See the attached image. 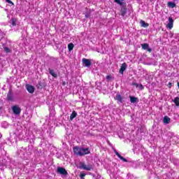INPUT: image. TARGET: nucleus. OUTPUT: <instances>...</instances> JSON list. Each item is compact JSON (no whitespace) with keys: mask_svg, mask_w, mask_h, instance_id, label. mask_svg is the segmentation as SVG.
I'll use <instances>...</instances> for the list:
<instances>
[{"mask_svg":"<svg viewBox=\"0 0 179 179\" xmlns=\"http://www.w3.org/2000/svg\"><path fill=\"white\" fill-rule=\"evenodd\" d=\"M73 151L76 156H85L90 154V148H83L78 145L73 147Z\"/></svg>","mask_w":179,"mask_h":179,"instance_id":"f257e3e1","label":"nucleus"},{"mask_svg":"<svg viewBox=\"0 0 179 179\" xmlns=\"http://www.w3.org/2000/svg\"><path fill=\"white\" fill-rule=\"evenodd\" d=\"M120 6V13L122 17H124L127 13V3L122 1H115Z\"/></svg>","mask_w":179,"mask_h":179,"instance_id":"f03ea898","label":"nucleus"},{"mask_svg":"<svg viewBox=\"0 0 179 179\" xmlns=\"http://www.w3.org/2000/svg\"><path fill=\"white\" fill-rule=\"evenodd\" d=\"M80 169H83L87 171H90L91 170L93 169V166L90 164L86 165L85 163H80V166H79Z\"/></svg>","mask_w":179,"mask_h":179,"instance_id":"7ed1b4c3","label":"nucleus"},{"mask_svg":"<svg viewBox=\"0 0 179 179\" xmlns=\"http://www.w3.org/2000/svg\"><path fill=\"white\" fill-rule=\"evenodd\" d=\"M11 109L14 115H20L22 109L18 106H13Z\"/></svg>","mask_w":179,"mask_h":179,"instance_id":"20e7f679","label":"nucleus"},{"mask_svg":"<svg viewBox=\"0 0 179 179\" xmlns=\"http://www.w3.org/2000/svg\"><path fill=\"white\" fill-rule=\"evenodd\" d=\"M57 173L62 175V176H67L68 172L66 170H65L64 168L59 167L57 168Z\"/></svg>","mask_w":179,"mask_h":179,"instance_id":"39448f33","label":"nucleus"},{"mask_svg":"<svg viewBox=\"0 0 179 179\" xmlns=\"http://www.w3.org/2000/svg\"><path fill=\"white\" fill-rule=\"evenodd\" d=\"M173 23H174V20H173V17H169V23H168V24H166V28H169L170 30H171L173 27Z\"/></svg>","mask_w":179,"mask_h":179,"instance_id":"423d86ee","label":"nucleus"},{"mask_svg":"<svg viewBox=\"0 0 179 179\" xmlns=\"http://www.w3.org/2000/svg\"><path fill=\"white\" fill-rule=\"evenodd\" d=\"M127 69V63H123L120 66V73H122V75H124V71H125Z\"/></svg>","mask_w":179,"mask_h":179,"instance_id":"0eeeda50","label":"nucleus"},{"mask_svg":"<svg viewBox=\"0 0 179 179\" xmlns=\"http://www.w3.org/2000/svg\"><path fill=\"white\" fill-rule=\"evenodd\" d=\"M114 152H115V155H116V156H117V157L120 159V160L123 161V162H127V159H125L124 157H122V155H120V153L117 152L115 149H114Z\"/></svg>","mask_w":179,"mask_h":179,"instance_id":"6e6552de","label":"nucleus"},{"mask_svg":"<svg viewBox=\"0 0 179 179\" xmlns=\"http://www.w3.org/2000/svg\"><path fill=\"white\" fill-rule=\"evenodd\" d=\"M83 65H85V66H87V67L90 66L92 64L91 61L85 58L83 59Z\"/></svg>","mask_w":179,"mask_h":179,"instance_id":"1a4fd4ad","label":"nucleus"},{"mask_svg":"<svg viewBox=\"0 0 179 179\" xmlns=\"http://www.w3.org/2000/svg\"><path fill=\"white\" fill-rule=\"evenodd\" d=\"M27 87V90L28 91V92H29L30 94H33L35 92V87H34L32 85H27L26 86Z\"/></svg>","mask_w":179,"mask_h":179,"instance_id":"9d476101","label":"nucleus"},{"mask_svg":"<svg viewBox=\"0 0 179 179\" xmlns=\"http://www.w3.org/2000/svg\"><path fill=\"white\" fill-rule=\"evenodd\" d=\"M7 100L10 101H13V92L12 90L8 91V94H7Z\"/></svg>","mask_w":179,"mask_h":179,"instance_id":"9b49d317","label":"nucleus"},{"mask_svg":"<svg viewBox=\"0 0 179 179\" xmlns=\"http://www.w3.org/2000/svg\"><path fill=\"white\" fill-rule=\"evenodd\" d=\"M116 100L119 101L120 103H122L124 102V97H122L121 94H117Z\"/></svg>","mask_w":179,"mask_h":179,"instance_id":"f8f14e48","label":"nucleus"},{"mask_svg":"<svg viewBox=\"0 0 179 179\" xmlns=\"http://www.w3.org/2000/svg\"><path fill=\"white\" fill-rule=\"evenodd\" d=\"M77 116L78 113L76 112V110H73V113L70 115L71 121H73V120L75 119Z\"/></svg>","mask_w":179,"mask_h":179,"instance_id":"ddd939ff","label":"nucleus"},{"mask_svg":"<svg viewBox=\"0 0 179 179\" xmlns=\"http://www.w3.org/2000/svg\"><path fill=\"white\" fill-rule=\"evenodd\" d=\"M164 123L168 124H170L171 122V118L168 116H165L164 117V120H163Z\"/></svg>","mask_w":179,"mask_h":179,"instance_id":"4468645a","label":"nucleus"},{"mask_svg":"<svg viewBox=\"0 0 179 179\" xmlns=\"http://www.w3.org/2000/svg\"><path fill=\"white\" fill-rule=\"evenodd\" d=\"M168 7L171 8H176V3H174L173 1H169L168 2Z\"/></svg>","mask_w":179,"mask_h":179,"instance_id":"2eb2a0df","label":"nucleus"},{"mask_svg":"<svg viewBox=\"0 0 179 179\" xmlns=\"http://www.w3.org/2000/svg\"><path fill=\"white\" fill-rule=\"evenodd\" d=\"M37 89L42 90L44 87V83L41 81H39L38 83H37Z\"/></svg>","mask_w":179,"mask_h":179,"instance_id":"dca6fc26","label":"nucleus"},{"mask_svg":"<svg viewBox=\"0 0 179 179\" xmlns=\"http://www.w3.org/2000/svg\"><path fill=\"white\" fill-rule=\"evenodd\" d=\"M129 100L131 103H136L138 99L134 96H129Z\"/></svg>","mask_w":179,"mask_h":179,"instance_id":"f3484780","label":"nucleus"},{"mask_svg":"<svg viewBox=\"0 0 179 179\" xmlns=\"http://www.w3.org/2000/svg\"><path fill=\"white\" fill-rule=\"evenodd\" d=\"M49 74H50L53 78H57L58 76L55 73L53 69H49Z\"/></svg>","mask_w":179,"mask_h":179,"instance_id":"a211bd4d","label":"nucleus"},{"mask_svg":"<svg viewBox=\"0 0 179 179\" xmlns=\"http://www.w3.org/2000/svg\"><path fill=\"white\" fill-rule=\"evenodd\" d=\"M11 22V25H13V27L16 26V22H17V19L15 17H12L10 20Z\"/></svg>","mask_w":179,"mask_h":179,"instance_id":"6ab92c4d","label":"nucleus"},{"mask_svg":"<svg viewBox=\"0 0 179 179\" xmlns=\"http://www.w3.org/2000/svg\"><path fill=\"white\" fill-rule=\"evenodd\" d=\"M140 23H141V26H142V27H149V24L145 23V22L144 20H141Z\"/></svg>","mask_w":179,"mask_h":179,"instance_id":"aec40b11","label":"nucleus"},{"mask_svg":"<svg viewBox=\"0 0 179 179\" xmlns=\"http://www.w3.org/2000/svg\"><path fill=\"white\" fill-rule=\"evenodd\" d=\"M74 47H75V45H73V43H69V45H68L69 52H71L73 50Z\"/></svg>","mask_w":179,"mask_h":179,"instance_id":"412c9836","label":"nucleus"},{"mask_svg":"<svg viewBox=\"0 0 179 179\" xmlns=\"http://www.w3.org/2000/svg\"><path fill=\"white\" fill-rule=\"evenodd\" d=\"M141 46L142 47L143 50H146L149 48L148 43H143L142 45H141Z\"/></svg>","mask_w":179,"mask_h":179,"instance_id":"4be33fe9","label":"nucleus"},{"mask_svg":"<svg viewBox=\"0 0 179 179\" xmlns=\"http://www.w3.org/2000/svg\"><path fill=\"white\" fill-rule=\"evenodd\" d=\"M3 49L4 50V52L6 53H10V52H12V50H10L9 48L4 47V48H3Z\"/></svg>","mask_w":179,"mask_h":179,"instance_id":"5701e85b","label":"nucleus"},{"mask_svg":"<svg viewBox=\"0 0 179 179\" xmlns=\"http://www.w3.org/2000/svg\"><path fill=\"white\" fill-rule=\"evenodd\" d=\"M173 102L175 103L176 106H179V97H176Z\"/></svg>","mask_w":179,"mask_h":179,"instance_id":"b1692460","label":"nucleus"},{"mask_svg":"<svg viewBox=\"0 0 179 179\" xmlns=\"http://www.w3.org/2000/svg\"><path fill=\"white\" fill-rule=\"evenodd\" d=\"M91 10H89L87 12L85 13V17L89 18L90 17Z\"/></svg>","mask_w":179,"mask_h":179,"instance_id":"393cba45","label":"nucleus"},{"mask_svg":"<svg viewBox=\"0 0 179 179\" xmlns=\"http://www.w3.org/2000/svg\"><path fill=\"white\" fill-rule=\"evenodd\" d=\"M85 176H86V174H85V173H80V179H85Z\"/></svg>","mask_w":179,"mask_h":179,"instance_id":"a878e982","label":"nucleus"},{"mask_svg":"<svg viewBox=\"0 0 179 179\" xmlns=\"http://www.w3.org/2000/svg\"><path fill=\"white\" fill-rule=\"evenodd\" d=\"M111 79V76H106V80H110Z\"/></svg>","mask_w":179,"mask_h":179,"instance_id":"bb28decb","label":"nucleus"},{"mask_svg":"<svg viewBox=\"0 0 179 179\" xmlns=\"http://www.w3.org/2000/svg\"><path fill=\"white\" fill-rule=\"evenodd\" d=\"M171 86H173V83H169V84H168L169 88H171Z\"/></svg>","mask_w":179,"mask_h":179,"instance_id":"cd10ccee","label":"nucleus"},{"mask_svg":"<svg viewBox=\"0 0 179 179\" xmlns=\"http://www.w3.org/2000/svg\"><path fill=\"white\" fill-rule=\"evenodd\" d=\"M132 86L138 87V85L137 84V83H132Z\"/></svg>","mask_w":179,"mask_h":179,"instance_id":"c85d7f7f","label":"nucleus"},{"mask_svg":"<svg viewBox=\"0 0 179 179\" xmlns=\"http://www.w3.org/2000/svg\"><path fill=\"white\" fill-rule=\"evenodd\" d=\"M147 50V52H152V49L150 48H148Z\"/></svg>","mask_w":179,"mask_h":179,"instance_id":"c756f323","label":"nucleus"},{"mask_svg":"<svg viewBox=\"0 0 179 179\" xmlns=\"http://www.w3.org/2000/svg\"><path fill=\"white\" fill-rule=\"evenodd\" d=\"M6 2H8V3H10L11 5H13V1H7Z\"/></svg>","mask_w":179,"mask_h":179,"instance_id":"7c9ffc66","label":"nucleus"},{"mask_svg":"<svg viewBox=\"0 0 179 179\" xmlns=\"http://www.w3.org/2000/svg\"><path fill=\"white\" fill-rule=\"evenodd\" d=\"M65 85H66V82L65 81L62 82V86H65Z\"/></svg>","mask_w":179,"mask_h":179,"instance_id":"2f4dec72","label":"nucleus"},{"mask_svg":"<svg viewBox=\"0 0 179 179\" xmlns=\"http://www.w3.org/2000/svg\"><path fill=\"white\" fill-rule=\"evenodd\" d=\"M178 87L179 88V83H178Z\"/></svg>","mask_w":179,"mask_h":179,"instance_id":"473e14b6","label":"nucleus"},{"mask_svg":"<svg viewBox=\"0 0 179 179\" xmlns=\"http://www.w3.org/2000/svg\"><path fill=\"white\" fill-rule=\"evenodd\" d=\"M114 1H120V0H114Z\"/></svg>","mask_w":179,"mask_h":179,"instance_id":"72a5a7b5","label":"nucleus"},{"mask_svg":"<svg viewBox=\"0 0 179 179\" xmlns=\"http://www.w3.org/2000/svg\"><path fill=\"white\" fill-rule=\"evenodd\" d=\"M178 66H179V60H178Z\"/></svg>","mask_w":179,"mask_h":179,"instance_id":"f704fd0d","label":"nucleus"},{"mask_svg":"<svg viewBox=\"0 0 179 179\" xmlns=\"http://www.w3.org/2000/svg\"><path fill=\"white\" fill-rule=\"evenodd\" d=\"M6 1H10V0H6Z\"/></svg>","mask_w":179,"mask_h":179,"instance_id":"c9c22d12","label":"nucleus"},{"mask_svg":"<svg viewBox=\"0 0 179 179\" xmlns=\"http://www.w3.org/2000/svg\"><path fill=\"white\" fill-rule=\"evenodd\" d=\"M1 110V108H0V110Z\"/></svg>","mask_w":179,"mask_h":179,"instance_id":"e433bc0d","label":"nucleus"}]
</instances>
